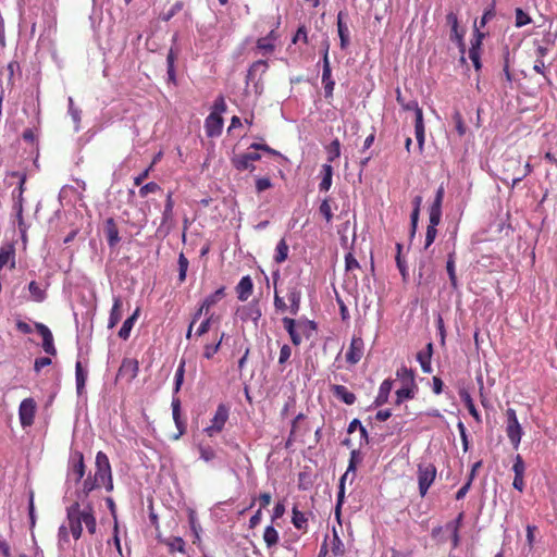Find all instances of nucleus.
<instances>
[{
    "instance_id": "nucleus-43",
    "label": "nucleus",
    "mask_w": 557,
    "mask_h": 557,
    "mask_svg": "<svg viewBox=\"0 0 557 557\" xmlns=\"http://www.w3.org/2000/svg\"><path fill=\"white\" fill-rule=\"evenodd\" d=\"M263 541L268 547H272L277 545L280 541V533L277 529L273 527H267L263 532Z\"/></svg>"
},
{
    "instance_id": "nucleus-1",
    "label": "nucleus",
    "mask_w": 557,
    "mask_h": 557,
    "mask_svg": "<svg viewBox=\"0 0 557 557\" xmlns=\"http://www.w3.org/2000/svg\"><path fill=\"white\" fill-rule=\"evenodd\" d=\"M66 518L70 532L75 541L82 537L83 523H85L88 533L95 534L97 532V519L91 505H87L82 509L79 503H73L67 507Z\"/></svg>"
},
{
    "instance_id": "nucleus-13",
    "label": "nucleus",
    "mask_w": 557,
    "mask_h": 557,
    "mask_svg": "<svg viewBox=\"0 0 557 557\" xmlns=\"http://www.w3.org/2000/svg\"><path fill=\"white\" fill-rule=\"evenodd\" d=\"M9 176L17 177V180H18V185L12 191V199L14 201L13 208L21 209L22 207H24L23 194H24V191L26 189L25 188V185H26V173L25 172L13 171V172L9 173Z\"/></svg>"
},
{
    "instance_id": "nucleus-19",
    "label": "nucleus",
    "mask_w": 557,
    "mask_h": 557,
    "mask_svg": "<svg viewBox=\"0 0 557 557\" xmlns=\"http://www.w3.org/2000/svg\"><path fill=\"white\" fill-rule=\"evenodd\" d=\"M174 199L172 190H169L165 198V207L162 212V225H166L165 234H169L174 224Z\"/></svg>"
},
{
    "instance_id": "nucleus-59",
    "label": "nucleus",
    "mask_w": 557,
    "mask_h": 557,
    "mask_svg": "<svg viewBox=\"0 0 557 557\" xmlns=\"http://www.w3.org/2000/svg\"><path fill=\"white\" fill-rule=\"evenodd\" d=\"M453 121L455 123V127H456L458 135H460L462 137V135H465L467 128H466L461 112L455 111L453 114Z\"/></svg>"
},
{
    "instance_id": "nucleus-58",
    "label": "nucleus",
    "mask_w": 557,
    "mask_h": 557,
    "mask_svg": "<svg viewBox=\"0 0 557 557\" xmlns=\"http://www.w3.org/2000/svg\"><path fill=\"white\" fill-rule=\"evenodd\" d=\"M531 18L528 12H524L522 8H516V26L521 28L523 25L530 24Z\"/></svg>"
},
{
    "instance_id": "nucleus-30",
    "label": "nucleus",
    "mask_w": 557,
    "mask_h": 557,
    "mask_svg": "<svg viewBox=\"0 0 557 557\" xmlns=\"http://www.w3.org/2000/svg\"><path fill=\"white\" fill-rule=\"evenodd\" d=\"M122 307H123V302L121 301V298L120 297L113 298V306L110 310V317H109V321H108L109 329H114L115 325H117V323H120V321L122 319V314H123Z\"/></svg>"
},
{
    "instance_id": "nucleus-49",
    "label": "nucleus",
    "mask_w": 557,
    "mask_h": 557,
    "mask_svg": "<svg viewBox=\"0 0 557 557\" xmlns=\"http://www.w3.org/2000/svg\"><path fill=\"white\" fill-rule=\"evenodd\" d=\"M225 337V333H221V336L219 337L218 342L214 344H207L205 345L203 350V357L206 359H212L215 354L221 349V344Z\"/></svg>"
},
{
    "instance_id": "nucleus-53",
    "label": "nucleus",
    "mask_w": 557,
    "mask_h": 557,
    "mask_svg": "<svg viewBox=\"0 0 557 557\" xmlns=\"http://www.w3.org/2000/svg\"><path fill=\"white\" fill-rule=\"evenodd\" d=\"M198 453L200 455V459H203L205 462H211V460L216 456V453L211 445H198Z\"/></svg>"
},
{
    "instance_id": "nucleus-17",
    "label": "nucleus",
    "mask_w": 557,
    "mask_h": 557,
    "mask_svg": "<svg viewBox=\"0 0 557 557\" xmlns=\"http://www.w3.org/2000/svg\"><path fill=\"white\" fill-rule=\"evenodd\" d=\"M262 315L258 301H251L239 309V317L243 321H252L256 325Z\"/></svg>"
},
{
    "instance_id": "nucleus-39",
    "label": "nucleus",
    "mask_w": 557,
    "mask_h": 557,
    "mask_svg": "<svg viewBox=\"0 0 557 557\" xmlns=\"http://www.w3.org/2000/svg\"><path fill=\"white\" fill-rule=\"evenodd\" d=\"M72 472L76 475L75 480L81 481L85 476V461L82 453L74 454V462L72 465Z\"/></svg>"
},
{
    "instance_id": "nucleus-16",
    "label": "nucleus",
    "mask_w": 557,
    "mask_h": 557,
    "mask_svg": "<svg viewBox=\"0 0 557 557\" xmlns=\"http://www.w3.org/2000/svg\"><path fill=\"white\" fill-rule=\"evenodd\" d=\"M287 300L289 302L288 310L292 315H297L300 310L301 292L297 283H292L287 287L286 293Z\"/></svg>"
},
{
    "instance_id": "nucleus-62",
    "label": "nucleus",
    "mask_w": 557,
    "mask_h": 557,
    "mask_svg": "<svg viewBox=\"0 0 557 557\" xmlns=\"http://www.w3.org/2000/svg\"><path fill=\"white\" fill-rule=\"evenodd\" d=\"M298 41H302L305 44L309 41L306 25H300L292 38L293 44H296Z\"/></svg>"
},
{
    "instance_id": "nucleus-40",
    "label": "nucleus",
    "mask_w": 557,
    "mask_h": 557,
    "mask_svg": "<svg viewBox=\"0 0 557 557\" xmlns=\"http://www.w3.org/2000/svg\"><path fill=\"white\" fill-rule=\"evenodd\" d=\"M337 33L341 38V48L345 50L349 44V29L343 22L342 12L337 15Z\"/></svg>"
},
{
    "instance_id": "nucleus-2",
    "label": "nucleus",
    "mask_w": 557,
    "mask_h": 557,
    "mask_svg": "<svg viewBox=\"0 0 557 557\" xmlns=\"http://www.w3.org/2000/svg\"><path fill=\"white\" fill-rule=\"evenodd\" d=\"M102 485L107 491H112L114 488L110 459L107 454L99 450L96 454L95 474L88 475L86 480H84L83 492L88 495L91 491L101 488Z\"/></svg>"
},
{
    "instance_id": "nucleus-45",
    "label": "nucleus",
    "mask_w": 557,
    "mask_h": 557,
    "mask_svg": "<svg viewBox=\"0 0 557 557\" xmlns=\"http://www.w3.org/2000/svg\"><path fill=\"white\" fill-rule=\"evenodd\" d=\"M292 523L296 529H306L308 519L302 511L297 509V507H293L292 510Z\"/></svg>"
},
{
    "instance_id": "nucleus-6",
    "label": "nucleus",
    "mask_w": 557,
    "mask_h": 557,
    "mask_svg": "<svg viewBox=\"0 0 557 557\" xmlns=\"http://www.w3.org/2000/svg\"><path fill=\"white\" fill-rule=\"evenodd\" d=\"M507 416V428L506 432L509 437V442L512 444L515 449H518L521 443V437L523 434V429L521 428L520 422L517 419V411L509 407L506 410Z\"/></svg>"
},
{
    "instance_id": "nucleus-60",
    "label": "nucleus",
    "mask_w": 557,
    "mask_h": 557,
    "mask_svg": "<svg viewBox=\"0 0 557 557\" xmlns=\"http://www.w3.org/2000/svg\"><path fill=\"white\" fill-rule=\"evenodd\" d=\"M158 190H161V186L157 184V182H148L146 185L140 187L139 195L141 198H145V196Z\"/></svg>"
},
{
    "instance_id": "nucleus-52",
    "label": "nucleus",
    "mask_w": 557,
    "mask_h": 557,
    "mask_svg": "<svg viewBox=\"0 0 557 557\" xmlns=\"http://www.w3.org/2000/svg\"><path fill=\"white\" fill-rule=\"evenodd\" d=\"M348 478V472H344V474L339 479L338 493H337V504H336V515L338 516L341 512V508L345 498V481Z\"/></svg>"
},
{
    "instance_id": "nucleus-44",
    "label": "nucleus",
    "mask_w": 557,
    "mask_h": 557,
    "mask_svg": "<svg viewBox=\"0 0 557 557\" xmlns=\"http://www.w3.org/2000/svg\"><path fill=\"white\" fill-rule=\"evenodd\" d=\"M28 290L30 293L32 299L36 302H42L46 299V292L40 287L36 281H32L28 284Z\"/></svg>"
},
{
    "instance_id": "nucleus-18",
    "label": "nucleus",
    "mask_w": 557,
    "mask_h": 557,
    "mask_svg": "<svg viewBox=\"0 0 557 557\" xmlns=\"http://www.w3.org/2000/svg\"><path fill=\"white\" fill-rule=\"evenodd\" d=\"M483 37H484L483 33H480L479 29L475 28V38L471 42V47L469 49V57H470L475 70L482 69L481 45H482Z\"/></svg>"
},
{
    "instance_id": "nucleus-14",
    "label": "nucleus",
    "mask_w": 557,
    "mask_h": 557,
    "mask_svg": "<svg viewBox=\"0 0 557 557\" xmlns=\"http://www.w3.org/2000/svg\"><path fill=\"white\" fill-rule=\"evenodd\" d=\"M223 128V119L219 112H211L205 120V129L208 137H218Z\"/></svg>"
},
{
    "instance_id": "nucleus-20",
    "label": "nucleus",
    "mask_w": 557,
    "mask_h": 557,
    "mask_svg": "<svg viewBox=\"0 0 557 557\" xmlns=\"http://www.w3.org/2000/svg\"><path fill=\"white\" fill-rule=\"evenodd\" d=\"M444 196H445V188L443 185H441L437 187V189L435 191L434 200L429 208V215L432 216V221L434 220V218H435V220H438V221L442 220V215H443L442 207H443Z\"/></svg>"
},
{
    "instance_id": "nucleus-55",
    "label": "nucleus",
    "mask_w": 557,
    "mask_h": 557,
    "mask_svg": "<svg viewBox=\"0 0 557 557\" xmlns=\"http://www.w3.org/2000/svg\"><path fill=\"white\" fill-rule=\"evenodd\" d=\"M319 212L321 213V215H323V218L325 219L326 222H331V220L333 218V211H332L330 198H324L321 200L320 207H319Z\"/></svg>"
},
{
    "instance_id": "nucleus-26",
    "label": "nucleus",
    "mask_w": 557,
    "mask_h": 557,
    "mask_svg": "<svg viewBox=\"0 0 557 557\" xmlns=\"http://www.w3.org/2000/svg\"><path fill=\"white\" fill-rule=\"evenodd\" d=\"M521 158H509L506 159L503 164V181H511V174L520 173Z\"/></svg>"
},
{
    "instance_id": "nucleus-48",
    "label": "nucleus",
    "mask_w": 557,
    "mask_h": 557,
    "mask_svg": "<svg viewBox=\"0 0 557 557\" xmlns=\"http://www.w3.org/2000/svg\"><path fill=\"white\" fill-rule=\"evenodd\" d=\"M189 262L185 253L178 255V283L185 282L188 272Z\"/></svg>"
},
{
    "instance_id": "nucleus-4",
    "label": "nucleus",
    "mask_w": 557,
    "mask_h": 557,
    "mask_svg": "<svg viewBox=\"0 0 557 557\" xmlns=\"http://www.w3.org/2000/svg\"><path fill=\"white\" fill-rule=\"evenodd\" d=\"M436 466L432 462L428 463H419L418 465V483H419V494L421 497L428 494L431 485L434 484L436 480Z\"/></svg>"
},
{
    "instance_id": "nucleus-33",
    "label": "nucleus",
    "mask_w": 557,
    "mask_h": 557,
    "mask_svg": "<svg viewBox=\"0 0 557 557\" xmlns=\"http://www.w3.org/2000/svg\"><path fill=\"white\" fill-rule=\"evenodd\" d=\"M139 315H140V309H138V307H137L134 314L129 315V318H127L125 320V322H123V325L119 332L120 338H122L123 341H127V338L131 337L132 327H133L135 321L138 320Z\"/></svg>"
},
{
    "instance_id": "nucleus-57",
    "label": "nucleus",
    "mask_w": 557,
    "mask_h": 557,
    "mask_svg": "<svg viewBox=\"0 0 557 557\" xmlns=\"http://www.w3.org/2000/svg\"><path fill=\"white\" fill-rule=\"evenodd\" d=\"M214 319V314H207L206 319L201 321V323L198 325L196 332H195V335L198 336V337H201L203 336V334L208 333L210 327H211V323Z\"/></svg>"
},
{
    "instance_id": "nucleus-64",
    "label": "nucleus",
    "mask_w": 557,
    "mask_h": 557,
    "mask_svg": "<svg viewBox=\"0 0 557 557\" xmlns=\"http://www.w3.org/2000/svg\"><path fill=\"white\" fill-rule=\"evenodd\" d=\"M446 20L450 26L451 33H454L456 37L460 39L461 36L458 34V16L455 14V12H448Z\"/></svg>"
},
{
    "instance_id": "nucleus-63",
    "label": "nucleus",
    "mask_w": 557,
    "mask_h": 557,
    "mask_svg": "<svg viewBox=\"0 0 557 557\" xmlns=\"http://www.w3.org/2000/svg\"><path fill=\"white\" fill-rule=\"evenodd\" d=\"M512 470L515 475H524L525 463L520 454H517L515 457Z\"/></svg>"
},
{
    "instance_id": "nucleus-42",
    "label": "nucleus",
    "mask_w": 557,
    "mask_h": 557,
    "mask_svg": "<svg viewBox=\"0 0 557 557\" xmlns=\"http://www.w3.org/2000/svg\"><path fill=\"white\" fill-rule=\"evenodd\" d=\"M289 246L284 237L276 245V253L274 255V261L276 263H283L288 258Z\"/></svg>"
},
{
    "instance_id": "nucleus-32",
    "label": "nucleus",
    "mask_w": 557,
    "mask_h": 557,
    "mask_svg": "<svg viewBox=\"0 0 557 557\" xmlns=\"http://www.w3.org/2000/svg\"><path fill=\"white\" fill-rule=\"evenodd\" d=\"M393 380H384L380 386L379 393L374 399V405L376 407L383 406V404L388 401L391 389L393 388Z\"/></svg>"
},
{
    "instance_id": "nucleus-29",
    "label": "nucleus",
    "mask_w": 557,
    "mask_h": 557,
    "mask_svg": "<svg viewBox=\"0 0 557 557\" xmlns=\"http://www.w3.org/2000/svg\"><path fill=\"white\" fill-rule=\"evenodd\" d=\"M11 262V267H15V249L13 245H5L0 247V271L5 264ZM1 292V283H0Z\"/></svg>"
},
{
    "instance_id": "nucleus-24",
    "label": "nucleus",
    "mask_w": 557,
    "mask_h": 557,
    "mask_svg": "<svg viewBox=\"0 0 557 557\" xmlns=\"http://www.w3.org/2000/svg\"><path fill=\"white\" fill-rule=\"evenodd\" d=\"M432 356H433V344H428L424 350H419L417 354V360L419 361L421 369L425 373L433 371L432 368Z\"/></svg>"
},
{
    "instance_id": "nucleus-5",
    "label": "nucleus",
    "mask_w": 557,
    "mask_h": 557,
    "mask_svg": "<svg viewBox=\"0 0 557 557\" xmlns=\"http://www.w3.org/2000/svg\"><path fill=\"white\" fill-rule=\"evenodd\" d=\"M228 417H230V409L226 405H223V403H221L211 421H210V424L207 425V428H205V433L207 434V436L209 437H213V436H216V434L221 433L228 420Z\"/></svg>"
},
{
    "instance_id": "nucleus-41",
    "label": "nucleus",
    "mask_w": 557,
    "mask_h": 557,
    "mask_svg": "<svg viewBox=\"0 0 557 557\" xmlns=\"http://www.w3.org/2000/svg\"><path fill=\"white\" fill-rule=\"evenodd\" d=\"M396 375L404 385H416L414 372L411 368L403 366L396 371Z\"/></svg>"
},
{
    "instance_id": "nucleus-46",
    "label": "nucleus",
    "mask_w": 557,
    "mask_h": 557,
    "mask_svg": "<svg viewBox=\"0 0 557 557\" xmlns=\"http://www.w3.org/2000/svg\"><path fill=\"white\" fill-rule=\"evenodd\" d=\"M416 388L417 385L403 384L401 388L396 391V403L400 404L404 401V399L413 398Z\"/></svg>"
},
{
    "instance_id": "nucleus-21",
    "label": "nucleus",
    "mask_w": 557,
    "mask_h": 557,
    "mask_svg": "<svg viewBox=\"0 0 557 557\" xmlns=\"http://www.w3.org/2000/svg\"><path fill=\"white\" fill-rule=\"evenodd\" d=\"M104 233L107 242L110 247H114L121 242L120 231L117 223L113 216H109L104 222Z\"/></svg>"
},
{
    "instance_id": "nucleus-28",
    "label": "nucleus",
    "mask_w": 557,
    "mask_h": 557,
    "mask_svg": "<svg viewBox=\"0 0 557 557\" xmlns=\"http://www.w3.org/2000/svg\"><path fill=\"white\" fill-rule=\"evenodd\" d=\"M334 169L332 164L324 163L321 165V182L319 184V190L329 191L332 187V177Z\"/></svg>"
},
{
    "instance_id": "nucleus-61",
    "label": "nucleus",
    "mask_w": 557,
    "mask_h": 557,
    "mask_svg": "<svg viewBox=\"0 0 557 557\" xmlns=\"http://www.w3.org/2000/svg\"><path fill=\"white\" fill-rule=\"evenodd\" d=\"M183 8H184V2H182V1L174 2L172 4V7L170 8V10L162 15V20L170 21L171 17L175 16L176 13H178L180 11L183 10Z\"/></svg>"
},
{
    "instance_id": "nucleus-51",
    "label": "nucleus",
    "mask_w": 557,
    "mask_h": 557,
    "mask_svg": "<svg viewBox=\"0 0 557 557\" xmlns=\"http://www.w3.org/2000/svg\"><path fill=\"white\" fill-rule=\"evenodd\" d=\"M164 545L169 547V550L173 554V552H185L186 542L182 540L181 536L170 537L168 541H164Z\"/></svg>"
},
{
    "instance_id": "nucleus-10",
    "label": "nucleus",
    "mask_w": 557,
    "mask_h": 557,
    "mask_svg": "<svg viewBox=\"0 0 557 557\" xmlns=\"http://www.w3.org/2000/svg\"><path fill=\"white\" fill-rule=\"evenodd\" d=\"M280 25V20L275 24H273L269 34L265 37H260L257 40V48L263 52V54H272L274 49L276 48V41L280 38V33H277V27Z\"/></svg>"
},
{
    "instance_id": "nucleus-12",
    "label": "nucleus",
    "mask_w": 557,
    "mask_h": 557,
    "mask_svg": "<svg viewBox=\"0 0 557 557\" xmlns=\"http://www.w3.org/2000/svg\"><path fill=\"white\" fill-rule=\"evenodd\" d=\"M35 329L42 339L41 346L45 352L51 356H55L57 349L54 346V337L50 329L46 326V324L39 322L35 323Z\"/></svg>"
},
{
    "instance_id": "nucleus-34",
    "label": "nucleus",
    "mask_w": 557,
    "mask_h": 557,
    "mask_svg": "<svg viewBox=\"0 0 557 557\" xmlns=\"http://www.w3.org/2000/svg\"><path fill=\"white\" fill-rule=\"evenodd\" d=\"M225 296V287L218 288L214 293L207 296L202 301V308H205V314H208L211 307L215 306Z\"/></svg>"
},
{
    "instance_id": "nucleus-31",
    "label": "nucleus",
    "mask_w": 557,
    "mask_h": 557,
    "mask_svg": "<svg viewBox=\"0 0 557 557\" xmlns=\"http://www.w3.org/2000/svg\"><path fill=\"white\" fill-rule=\"evenodd\" d=\"M231 162L233 168L239 170V172H243V170H250V172H253L256 169L255 164H251L248 153L234 154Z\"/></svg>"
},
{
    "instance_id": "nucleus-7",
    "label": "nucleus",
    "mask_w": 557,
    "mask_h": 557,
    "mask_svg": "<svg viewBox=\"0 0 557 557\" xmlns=\"http://www.w3.org/2000/svg\"><path fill=\"white\" fill-rule=\"evenodd\" d=\"M37 405L33 397L24 398L18 406V419L23 428L33 425L36 417Z\"/></svg>"
},
{
    "instance_id": "nucleus-11",
    "label": "nucleus",
    "mask_w": 557,
    "mask_h": 557,
    "mask_svg": "<svg viewBox=\"0 0 557 557\" xmlns=\"http://www.w3.org/2000/svg\"><path fill=\"white\" fill-rule=\"evenodd\" d=\"M364 355V341L361 336L351 337L348 350L346 352V361L355 364L361 361Z\"/></svg>"
},
{
    "instance_id": "nucleus-25",
    "label": "nucleus",
    "mask_w": 557,
    "mask_h": 557,
    "mask_svg": "<svg viewBox=\"0 0 557 557\" xmlns=\"http://www.w3.org/2000/svg\"><path fill=\"white\" fill-rule=\"evenodd\" d=\"M331 391L335 397L339 398L341 401L347 404L348 406L355 404L357 399L355 393L349 392L345 385L334 384L331 386Z\"/></svg>"
},
{
    "instance_id": "nucleus-50",
    "label": "nucleus",
    "mask_w": 557,
    "mask_h": 557,
    "mask_svg": "<svg viewBox=\"0 0 557 557\" xmlns=\"http://www.w3.org/2000/svg\"><path fill=\"white\" fill-rule=\"evenodd\" d=\"M331 552L334 556L345 555V544L341 540L337 532L334 531L333 539L331 542Z\"/></svg>"
},
{
    "instance_id": "nucleus-9",
    "label": "nucleus",
    "mask_w": 557,
    "mask_h": 557,
    "mask_svg": "<svg viewBox=\"0 0 557 557\" xmlns=\"http://www.w3.org/2000/svg\"><path fill=\"white\" fill-rule=\"evenodd\" d=\"M139 362L135 358H124L116 373V380H126L132 382L139 372Z\"/></svg>"
},
{
    "instance_id": "nucleus-47",
    "label": "nucleus",
    "mask_w": 557,
    "mask_h": 557,
    "mask_svg": "<svg viewBox=\"0 0 557 557\" xmlns=\"http://www.w3.org/2000/svg\"><path fill=\"white\" fill-rule=\"evenodd\" d=\"M326 150H327V161L330 164H332V162L335 159H338V157L341 156V152H342L339 139L334 138V140L329 144Z\"/></svg>"
},
{
    "instance_id": "nucleus-3",
    "label": "nucleus",
    "mask_w": 557,
    "mask_h": 557,
    "mask_svg": "<svg viewBox=\"0 0 557 557\" xmlns=\"http://www.w3.org/2000/svg\"><path fill=\"white\" fill-rule=\"evenodd\" d=\"M282 323L290 337L292 344L295 346L300 345L302 337H312L317 330L315 322L309 319L295 320L292 318H283Z\"/></svg>"
},
{
    "instance_id": "nucleus-8",
    "label": "nucleus",
    "mask_w": 557,
    "mask_h": 557,
    "mask_svg": "<svg viewBox=\"0 0 557 557\" xmlns=\"http://www.w3.org/2000/svg\"><path fill=\"white\" fill-rule=\"evenodd\" d=\"M322 83L324 85V97L332 98L335 89V82L332 79V67L329 60V45L325 46L323 52Z\"/></svg>"
},
{
    "instance_id": "nucleus-56",
    "label": "nucleus",
    "mask_w": 557,
    "mask_h": 557,
    "mask_svg": "<svg viewBox=\"0 0 557 557\" xmlns=\"http://www.w3.org/2000/svg\"><path fill=\"white\" fill-rule=\"evenodd\" d=\"M533 168L529 162L524 164V168L520 166V173H513L511 175V186L515 187L517 183L523 181L524 177L528 176L532 172Z\"/></svg>"
},
{
    "instance_id": "nucleus-37",
    "label": "nucleus",
    "mask_w": 557,
    "mask_h": 557,
    "mask_svg": "<svg viewBox=\"0 0 557 557\" xmlns=\"http://www.w3.org/2000/svg\"><path fill=\"white\" fill-rule=\"evenodd\" d=\"M441 221L434 219L433 220V216H430L429 215V224L426 226V232H425V245H424V249H429L430 246H432V244L436 240V236H437V225L440 224Z\"/></svg>"
},
{
    "instance_id": "nucleus-27",
    "label": "nucleus",
    "mask_w": 557,
    "mask_h": 557,
    "mask_svg": "<svg viewBox=\"0 0 557 557\" xmlns=\"http://www.w3.org/2000/svg\"><path fill=\"white\" fill-rule=\"evenodd\" d=\"M268 67H269V63L267 62V60H257L248 69V72L246 73V81L247 82L256 81V78L261 77L262 74H264L267 72Z\"/></svg>"
},
{
    "instance_id": "nucleus-54",
    "label": "nucleus",
    "mask_w": 557,
    "mask_h": 557,
    "mask_svg": "<svg viewBox=\"0 0 557 557\" xmlns=\"http://www.w3.org/2000/svg\"><path fill=\"white\" fill-rule=\"evenodd\" d=\"M185 367H186L185 359H181L180 364H178L175 375H174V389L175 391L181 389V386L184 381V375H185Z\"/></svg>"
},
{
    "instance_id": "nucleus-35",
    "label": "nucleus",
    "mask_w": 557,
    "mask_h": 557,
    "mask_svg": "<svg viewBox=\"0 0 557 557\" xmlns=\"http://www.w3.org/2000/svg\"><path fill=\"white\" fill-rule=\"evenodd\" d=\"M459 395H460L463 404L466 405L469 413L474 418V420L481 421L482 420L481 414L473 401L471 394H469V392H466V389H460Z\"/></svg>"
},
{
    "instance_id": "nucleus-38",
    "label": "nucleus",
    "mask_w": 557,
    "mask_h": 557,
    "mask_svg": "<svg viewBox=\"0 0 557 557\" xmlns=\"http://www.w3.org/2000/svg\"><path fill=\"white\" fill-rule=\"evenodd\" d=\"M446 271L448 272V278L450 281L451 287L457 289L458 278L456 275V252L448 253V259L446 262Z\"/></svg>"
},
{
    "instance_id": "nucleus-22",
    "label": "nucleus",
    "mask_w": 557,
    "mask_h": 557,
    "mask_svg": "<svg viewBox=\"0 0 557 557\" xmlns=\"http://www.w3.org/2000/svg\"><path fill=\"white\" fill-rule=\"evenodd\" d=\"M236 289L239 301H247L253 293V281L251 276H243L242 280H239Z\"/></svg>"
},
{
    "instance_id": "nucleus-23",
    "label": "nucleus",
    "mask_w": 557,
    "mask_h": 557,
    "mask_svg": "<svg viewBox=\"0 0 557 557\" xmlns=\"http://www.w3.org/2000/svg\"><path fill=\"white\" fill-rule=\"evenodd\" d=\"M172 416L175 422V426L178 431V434L174 436V438H180L182 434L186 433V423L182 420L181 416V401L180 398L172 399Z\"/></svg>"
},
{
    "instance_id": "nucleus-15",
    "label": "nucleus",
    "mask_w": 557,
    "mask_h": 557,
    "mask_svg": "<svg viewBox=\"0 0 557 557\" xmlns=\"http://www.w3.org/2000/svg\"><path fill=\"white\" fill-rule=\"evenodd\" d=\"M396 100L400 104L404 111H413L414 112V125L423 124V110L420 108L416 99L409 101V103H404V97L400 88H396Z\"/></svg>"
},
{
    "instance_id": "nucleus-36",
    "label": "nucleus",
    "mask_w": 557,
    "mask_h": 557,
    "mask_svg": "<svg viewBox=\"0 0 557 557\" xmlns=\"http://www.w3.org/2000/svg\"><path fill=\"white\" fill-rule=\"evenodd\" d=\"M88 377V372L85 371L81 361L75 363V379H76V389L77 394L82 395L85 391V384Z\"/></svg>"
}]
</instances>
